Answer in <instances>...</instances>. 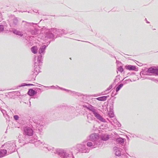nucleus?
Returning <instances> with one entry per match:
<instances>
[{
	"mask_svg": "<svg viewBox=\"0 0 158 158\" xmlns=\"http://www.w3.org/2000/svg\"><path fill=\"white\" fill-rule=\"evenodd\" d=\"M25 134L28 135H32L33 134V131L32 129L28 128H26L24 130Z\"/></svg>",
	"mask_w": 158,
	"mask_h": 158,
	"instance_id": "f257e3e1",
	"label": "nucleus"
},
{
	"mask_svg": "<svg viewBox=\"0 0 158 158\" xmlns=\"http://www.w3.org/2000/svg\"><path fill=\"white\" fill-rule=\"evenodd\" d=\"M125 67L127 69L129 70H135L136 69L135 66L131 65H126Z\"/></svg>",
	"mask_w": 158,
	"mask_h": 158,
	"instance_id": "f03ea898",
	"label": "nucleus"
},
{
	"mask_svg": "<svg viewBox=\"0 0 158 158\" xmlns=\"http://www.w3.org/2000/svg\"><path fill=\"white\" fill-rule=\"evenodd\" d=\"M156 69H157L156 68H153V67H151L148 69V73H152L156 74Z\"/></svg>",
	"mask_w": 158,
	"mask_h": 158,
	"instance_id": "7ed1b4c3",
	"label": "nucleus"
},
{
	"mask_svg": "<svg viewBox=\"0 0 158 158\" xmlns=\"http://www.w3.org/2000/svg\"><path fill=\"white\" fill-rule=\"evenodd\" d=\"M31 52L34 54H36L37 53L38 48L37 46H34L32 47L31 49Z\"/></svg>",
	"mask_w": 158,
	"mask_h": 158,
	"instance_id": "20e7f679",
	"label": "nucleus"
},
{
	"mask_svg": "<svg viewBox=\"0 0 158 158\" xmlns=\"http://www.w3.org/2000/svg\"><path fill=\"white\" fill-rule=\"evenodd\" d=\"M6 153V151L5 150H2L0 151V157H3Z\"/></svg>",
	"mask_w": 158,
	"mask_h": 158,
	"instance_id": "39448f33",
	"label": "nucleus"
},
{
	"mask_svg": "<svg viewBox=\"0 0 158 158\" xmlns=\"http://www.w3.org/2000/svg\"><path fill=\"white\" fill-rule=\"evenodd\" d=\"M28 94L30 96H32L35 94V92L32 89H30L28 92Z\"/></svg>",
	"mask_w": 158,
	"mask_h": 158,
	"instance_id": "423d86ee",
	"label": "nucleus"
},
{
	"mask_svg": "<svg viewBox=\"0 0 158 158\" xmlns=\"http://www.w3.org/2000/svg\"><path fill=\"white\" fill-rule=\"evenodd\" d=\"M107 96H102L98 98L97 99L100 101H104L106 100Z\"/></svg>",
	"mask_w": 158,
	"mask_h": 158,
	"instance_id": "0eeeda50",
	"label": "nucleus"
},
{
	"mask_svg": "<svg viewBox=\"0 0 158 158\" xmlns=\"http://www.w3.org/2000/svg\"><path fill=\"white\" fill-rule=\"evenodd\" d=\"M46 47V46L45 45H43L40 48L39 50V53L40 54L42 53L44 51Z\"/></svg>",
	"mask_w": 158,
	"mask_h": 158,
	"instance_id": "6e6552de",
	"label": "nucleus"
},
{
	"mask_svg": "<svg viewBox=\"0 0 158 158\" xmlns=\"http://www.w3.org/2000/svg\"><path fill=\"white\" fill-rule=\"evenodd\" d=\"M123 85L122 83L120 84L116 88V92H118L123 86Z\"/></svg>",
	"mask_w": 158,
	"mask_h": 158,
	"instance_id": "1a4fd4ad",
	"label": "nucleus"
},
{
	"mask_svg": "<svg viewBox=\"0 0 158 158\" xmlns=\"http://www.w3.org/2000/svg\"><path fill=\"white\" fill-rule=\"evenodd\" d=\"M102 139L103 140H106L109 139V137L108 135H105L102 137Z\"/></svg>",
	"mask_w": 158,
	"mask_h": 158,
	"instance_id": "9d476101",
	"label": "nucleus"
},
{
	"mask_svg": "<svg viewBox=\"0 0 158 158\" xmlns=\"http://www.w3.org/2000/svg\"><path fill=\"white\" fill-rule=\"evenodd\" d=\"M117 142L122 143L124 142L123 139L121 138H119L117 139Z\"/></svg>",
	"mask_w": 158,
	"mask_h": 158,
	"instance_id": "9b49d317",
	"label": "nucleus"
},
{
	"mask_svg": "<svg viewBox=\"0 0 158 158\" xmlns=\"http://www.w3.org/2000/svg\"><path fill=\"white\" fill-rule=\"evenodd\" d=\"M118 71L121 73H122V72H123V68L121 66H120L118 68Z\"/></svg>",
	"mask_w": 158,
	"mask_h": 158,
	"instance_id": "f8f14e48",
	"label": "nucleus"
},
{
	"mask_svg": "<svg viewBox=\"0 0 158 158\" xmlns=\"http://www.w3.org/2000/svg\"><path fill=\"white\" fill-rule=\"evenodd\" d=\"M87 145L88 146L90 147L92 145V143L91 142H88L87 143Z\"/></svg>",
	"mask_w": 158,
	"mask_h": 158,
	"instance_id": "ddd939ff",
	"label": "nucleus"
},
{
	"mask_svg": "<svg viewBox=\"0 0 158 158\" xmlns=\"http://www.w3.org/2000/svg\"><path fill=\"white\" fill-rule=\"evenodd\" d=\"M14 118L15 120H18L19 118V116L17 115H15L14 116Z\"/></svg>",
	"mask_w": 158,
	"mask_h": 158,
	"instance_id": "4468645a",
	"label": "nucleus"
},
{
	"mask_svg": "<svg viewBox=\"0 0 158 158\" xmlns=\"http://www.w3.org/2000/svg\"><path fill=\"white\" fill-rule=\"evenodd\" d=\"M3 30V26L2 25H0V31H2Z\"/></svg>",
	"mask_w": 158,
	"mask_h": 158,
	"instance_id": "2eb2a0df",
	"label": "nucleus"
},
{
	"mask_svg": "<svg viewBox=\"0 0 158 158\" xmlns=\"http://www.w3.org/2000/svg\"><path fill=\"white\" fill-rule=\"evenodd\" d=\"M156 74L158 75V69H157Z\"/></svg>",
	"mask_w": 158,
	"mask_h": 158,
	"instance_id": "dca6fc26",
	"label": "nucleus"
},
{
	"mask_svg": "<svg viewBox=\"0 0 158 158\" xmlns=\"http://www.w3.org/2000/svg\"><path fill=\"white\" fill-rule=\"evenodd\" d=\"M26 84L27 85H33L32 84Z\"/></svg>",
	"mask_w": 158,
	"mask_h": 158,
	"instance_id": "f3484780",
	"label": "nucleus"
},
{
	"mask_svg": "<svg viewBox=\"0 0 158 158\" xmlns=\"http://www.w3.org/2000/svg\"><path fill=\"white\" fill-rule=\"evenodd\" d=\"M116 155H117L118 156H119L120 155V154L119 153H118V154H117V152H116Z\"/></svg>",
	"mask_w": 158,
	"mask_h": 158,
	"instance_id": "a211bd4d",
	"label": "nucleus"
},
{
	"mask_svg": "<svg viewBox=\"0 0 158 158\" xmlns=\"http://www.w3.org/2000/svg\"><path fill=\"white\" fill-rule=\"evenodd\" d=\"M18 33V32H17V33H16V34H17V35H19V33Z\"/></svg>",
	"mask_w": 158,
	"mask_h": 158,
	"instance_id": "6ab92c4d",
	"label": "nucleus"
},
{
	"mask_svg": "<svg viewBox=\"0 0 158 158\" xmlns=\"http://www.w3.org/2000/svg\"><path fill=\"white\" fill-rule=\"evenodd\" d=\"M118 152L117 154H118V153H118V152H119V151H118V152Z\"/></svg>",
	"mask_w": 158,
	"mask_h": 158,
	"instance_id": "aec40b11",
	"label": "nucleus"
}]
</instances>
